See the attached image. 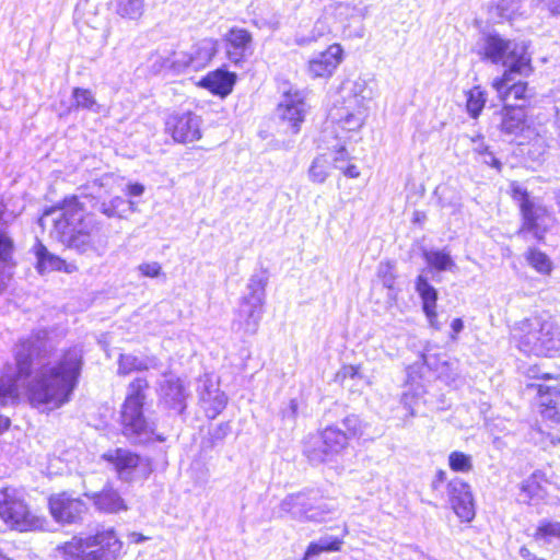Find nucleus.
<instances>
[{"label": "nucleus", "mask_w": 560, "mask_h": 560, "mask_svg": "<svg viewBox=\"0 0 560 560\" xmlns=\"http://www.w3.org/2000/svg\"><path fill=\"white\" fill-rule=\"evenodd\" d=\"M88 196H70L46 210L38 223L50 228V236L79 253L95 250V236L100 230L94 215L86 209Z\"/></svg>", "instance_id": "f257e3e1"}, {"label": "nucleus", "mask_w": 560, "mask_h": 560, "mask_svg": "<svg viewBox=\"0 0 560 560\" xmlns=\"http://www.w3.org/2000/svg\"><path fill=\"white\" fill-rule=\"evenodd\" d=\"M341 101L330 108L322 137L334 140H353L361 131L369 116V102L373 97L368 82L358 78L341 85Z\"/></svg>", "instance_id": "f03ea898"}, {"label": "nucleus", "mask_w": 560, "mask_h": 560, "mask_svg": "<svg viewBox=\"0 0 560 560\" xmlns=\"http://www.w3.org/2000/svg\"><path fill=\"white\" fill-rule=\"evenodd\" d=\"M475 51L482 60L506 68L503 75L492 82L498 93H502L505 85L513 81V74H527L530 71V58L524 42L508 39L495 32H488L481 34Z\"/></svg>", "instance_id": "7ed1b4c3"}, {"label": "nucleus", "mask_w": 560, "mask_h": 560, "mask_svg": "<svg viewBox=\"0 0 560 560\" xmlns=\"http://www.w3.org/2000/svg\"><path fill=\"white\" fill-rule=\"evenodd\" d=\"M511 338L515 347L526 355L552 357L560 349L558 325L537 316L515 323Z\"/></svg>", "instance_id": "20e7f679"}, {"label": "nucleus", "mask_w": 560, "mask_h": 560, "mask_svg": "<svg viewBox=\"0 0 560 560\" xmlns=\"http://www.w3.org/2000/svg\"><path fill=\"white\" fill-rule=\"evenodd\" d=\"M0 518L21 533L49 530L50 522L32 512L22 493L14 488L0 490Z\"/></svg>", "instance_id": "39448f33"}, {"label": "nucleus", "mask_w": 560, "mask_h": 560, "mask_svg": "<svg viewBox=\"0 0 560 560\" xmlns=\"http://www.w3.org/2000/svg\"><path fill=\"white\" fill-rule=\"evenodd\" d=\"M511 192L522 214L518 234L532 235L537 241H541L552 222L551 214L540 199L532 196L521 184L512 183Z\"/></svg>", "instance_id": "423d86ee"}, {"label": "nucleus", "mask_w": 560, "mask_h": 560, "mask_svg": "<svg viewBox=\"0 0 560 560\" xmlns=\"http://www.w3.org/2000/svg\"><path fill=\"white\" fill-rule=\"evenodd\" d=\"M267 278L253 275L247 284L248 293L242 298L232 326L235 330L246 335H254L262 316V306L266 298Z\"/></svg>", "instance_id": "0eeeda50"}, {"label": "nucleus", "mask_w": 560, "mask_h": 560, "mask_svg": "<svg viewBox=\"0 0 560 560\" xmlns=\"http://www.w3.org/2000/svg\"><path fill=\"white\" fill-rule=\"evenodd\" d=\"M144 395L137 387L127 396L121 409L122 434L131 443H145L154 435L155 427L143 416Z\"/></svg>", "instance_id": "6e6552de"}, {"label": "nucleus", "mask_w": 560, "mask_h": 560, "mask_svg": "<svg viewBox=\"0 0 560 560\" xmlns=\"http://www.w3.org/2000/svg\"><path fill=\"white\" fill-rule=\"evenodd\" d=\"M81 368V349L70 348L58 362L44 364L37 371V385H77Z\"/></svg>", "instance_id": "1a4fd4ad"}, {"label": "nucleus", "mask_w": 560, "mask_h": 560, "mask_svg": "<svg viewBox=\"0 0 560 560\" xmlns=\"http://www.w3.org/2000/svg\"><path fill=\"white\" fill-rule=\"evenodd\" d=\"M282 509L310 521L324 522L337 506L332 501L323 500L318 491L310 490L288 495L282 501Z\"/></svg>", "instance_id": "9d476101"}, {"label": "nucleus", "mask_w": 560, "mask_h": 560, "mask_svg": "<svg viewBox=\"0 0 560 560\" xmlns=\"http://www.w3.org/2000/svg\"><path fill=\"white\" fill-rule=\"evenodd\" d=\"M102 458L115 470L121 481L130 482L136 478H145L150 471V463L137 453L117 447L102 455Z\"/></svg>", "instance_id": "9b49d317"}, {"label": "nucleus", "mask_w": 560, "mask_h": 560, "mask_svg": "<svg viewBox=\"0 0 560 560\" xmlns=\"http://www.w3.org/2000/svg\"><path fill=\"white\" fill-rule=\"evenodd\" d=\"M43 348L39 337H30L22 340L15 352V366L8 365L3 371L1 385H16L26 381L32 374L34 355H37Z\"/></svg>", "instance_id": "f8f14e48"}, {"label": "nucleus", "mask_w": 560, "mask_h": 560, "mask_svg": "<svg viewBox=\"0 0 560 560\" xmlns=\"http://www.w3.org/2000/svg\"><path fill=\"white\" fill-rule=\"evenodd\" d=\"M48 510L56 523L70 525L82 518L86 504L68 492H59L49 495Z\"/></svg>", "instance_id": "ddd939ff"}, {"label": "nucleus", "mask_w": 560, "mask_h": 560, "mask_svg": "<svg viewBox=\"0 0 560 560\" xmlns=\"http://www.w3.org/2000/svg\"><path fill=\"white\" fill-rule=\"evenodd\" d=\"M200 125V117L187 112L171 115L165 122V129L176 142L189 143L201 138Z\"/></svg>", "instance_id": "4468645a"}, {"label": "nucleus", "mask_w": 560, "mask_h": 560, "mask_svg": "<svg viewBox=\"0 0 560 560\" xmlns=\"http://www.w3.org/2000/svg\"><path fill=\"white\" fill-rule=\"evenodd\" d=\"M306 113L307 106L304 101V94L301 91H289L285 93L277 107V116L291 128L293 133L300 131Z\"/></svg>", "instance_id": "2eb2a0df"}, {"label": "nucleus", "mask_w": 560, "mask_h": 560, "mask_svg": "<svg viewBox=\"0 0 560 560\" xmlns=\"http://www.w3.org/2000/svg\"><path fill=\"white\" fill-rule=\"evenodd\" d=\"M151 67L155 72L172 71L182 73L187 69H192L191 56L189 49L177 46L176 49H159L151 57Z\"/></svg>", "instance_id": "dca6fc26"}, {"label": "nucleus", "mask_w": 560, "mask_h": 560, "mask_svg": "<svg viewBox=\"0 0 560 560\" xmlns=\"http://www.w3.org/2000/svg\"><path fill=\"white\" fill-rule=\"evenodd\" d=\"M447 493L455 514L463 522H471L475 517V504L470 486L455 478L447 483Z\"/></svg>", "instance_id": "f3484780"}, {"label": "nucleus", "mask_w": 560, "mask_h": 560, "mask_svg": "<svg viewBox=\"0 0 560 560\" xmlns=\"http://www.w3.org/2000/svg\"><path fill=\"white\" fill-rule=\"evenodd\" d=\"M343 58L339 44L330 45L325 51L314 55L307 62V72L313 79L329 78L334 74Z\"/></svg>", "instance_id": "a211bd4d"}, {"label": "nucleus", "mask_w": 560, "mask_h": 560, "mask_svg": "<svg viewBox=\"0 0 560 560\" xmlns=\"http://www.w3.org/2000/svg\"><path fill=\"white\" fill-rule=\"evenodd\" d=\"M31 405L44 410L61 406L71 396L73 387H26Z\"/></svg>", "instance_id": "6ab92c4d"}, {"label": "nucleus", "mask_w": 560, "mask_h": 560, "mask_svg": "<svg viewBox=\"0 0 560 560\" xmlns=\"http://www.w3.org/2000/svg\"><path fill=\"white\" fill-rule=\"evenodd\" d=\"M90 556L88 560H117L122 544L113 529H107L90 536Z\"/></svg>", "instance_id": "aec40b11"}, {"label": "nucleus", "mask_w": 560, "mask_h": 560, "mask_svg": "<svg viewBox=\"0 0 560 560\" xmlns=\"http://www.w3.org/2000/svg\"><path fill=\"white\" fill-rule=\"evenodd\" d=\"M252 35L243 28H232L226 35V55L234 65L242 63L253 54Z\"/></svg>", "instance_id": "412c9836"}, {"label": "nucleus", "mask_w": 560, "mask_h": 560, "mask_svg": "<svg viewBox=\"0 0 560 560\" xmlns=\"http://www.w3.org/2000/svg\"><path fill=\"white\" fill-rule=\"evenodd\" d=\"M416 291L421 298L422 308L429 325L434 329H440L436 314L438 291L423 275H419L416 279Z\"/></svg>", "instance_id": "4be33fe9"}, {"label": "nucleus", "mask_w": 560, "mask_h": 560, "mask_svg": "<svg viewBox=\"0 0 560 560\" xmlns=\"http://www.w3.org/2000/svg\"><path fill=\"white\" fill-rule=\"evenodd\" d=\"M537 406L542 418L560 422V387H537Z\"/></svg>", "instance_id": "5701e85b"}, {"label": "nucleus", "mask_w": 560, "mask_h": 560, "mask_svg": "<svg viewBox=\"0 0 560 560\" xmlns=\"http://www.w3.org/2000/svg\"><path fill=\"white\" fill-rule=\"evenodd\" d=\"M34 252L37 258L36 269L42 275L51 271H65L67 273H72L77 270V267L73 264H68L66 260L51 254L39 242L34 246Z\"/></svg>", "instance_id": "b1692460"}, {"label": "nucleus", "mask_w": 560, "mask_h": 560, "mask_svg": "<svg viewBox=\"0 0 560 560\" xmlns=\"http://www.w3.org/2000/svg\"><path fill=\"white\" fill-rule=\"evenodd\" d=\"M199 400L206 416L214 419L225 408L228 396L220 387H202L199 393Z\"/></svg>", "instance_id": "393cba45"}, {"label": "nucleus", "mask_w": 560, "mask_h": 560, "mask_svg": "<svg viewBox=\"0 0 560 560\" xmlns=\"http://www.w3.org/2000/svg\"><path fill=\"white\" fill-rule=\"evenodd\" d=\"M93 501L97 510L105 513H118L126 511L127 505L120 494L113 488H105L101 492L86 494Z\"/></svg>", "instance_id": "a878e982"}, {"label": "nucleus", "mask_w": 560, "mask_h": 560, "mask_svg": "<svg viewBox=\"0 0 560 560\" xmlns=\"http://www.w3.org/2000/svg\"><path fill=\"white\" fill-rule=\"evenodd\" d=\"M548 479L546 474L541 470L534 471L521 485L520 500L528 503L535 499H541L546 493V485Z\"/></svg>", "instance_id": "bb28decb"}, {"label": "nucleus", "mask_w": 560, "mask_h": 560, "mask_svg": "<svg viewBox=\"0 0 560 560\" xmlns=\"http://www.w3.org/2000/svg\"><path fill=\"white\" fill-rule=\"evenodd\" d=\"M500 129L509 135L517 133L523 129L525 113L520 106H504L497 115Z\"/></svg>", "instance_id": "cd10ccee"}, {"label": "nucleus", "mask_w": 560, "mask_h": 560, "mask_svg": "<svg viewBox=\"0 0 560 560\" xmlns=\"http://www.w3.org/2000/svg\"><path fill=\"white\" fill-rule=\"evenodd\" d=\"M200 84L215 95L226 96L234 85V75L226 71L217 70L205 77Z\"/></svg>", "instance_id": "c85d7f7f"}, {"label": "nucleus", "mask_w": 560, "mask_h": 560, "mask_svg": "<svg viewBox=\"0 0 560 560\" xmlns=\"http://www.w3.org/2000/svg\"><path fill=\"white\" fill-rule=\"evenodd\" d=\"M192 70L205 68L217 52V42L211 38H203L191 45L189 48Z\"/></svg>", "instance_id": "c756f323"}, {"label": "nucleus", "mask_w": 560, "mask_h": 560, "mask_svg": "<svg viewBox=\"0 0 560 560\" xmlns=\"http://www.w3.org/2000/svg\"><path fill=\"white\" fill-rule=\"evenodd\" d=\"M159 366L158 358L153 355L137 357L135 354H120L118 360V372L120 374H130L131 372L156 369Z\"/></svg>", "instance_id": "7c9ffc66"}, {"label": "nucleus", "mask_w": 560, "mask_h": 560, "mask_svg": "<svg viewBox=\"0 0 560 560\" xmlns=\"http://www.w3.org/2000/svg\"><path fill=\"white\" fill-rule=\"evenodd\" d=\"M316 436L320 440L322 445L327 447L334 460L348 445V434L336 427H327Z\"/></svg>", "instance_id": "2f4dec72"}, {"label": "nucleus", "mask_w": 560, "mask_h": 560, "mask_svg": "<svg viewBox=\"0 0 560 560\" xmlns=\"http://www.w3.org/2000/svg\"><path fill=\"white\" fill-rule=\"evenodd\" d=\"M90 549V536L86 538L73 537L59 548L65 560H88Z\"/></svg>", "instance_id": "473e14b6"}, {"label": "nucleus", "mask_w": 560, "mask_h": 560, "mask_svg": "<svg viewBox=\"0 0 560 560\" xmlns=\"http://www.w3.org/2000/svg\"><path fill=\"white\" fill-rule=\"evenodd\" d=\"M342 545L343 538H339L332 535H324L308 545L304 560H311L322 552L339 551Z\"/></svg>", "instance_id": "72a5a7b5"}, {"label": "nucleus", "mask_w": 560, "mask_h": 560, "mask_svg": "<svg viewBox=\"0 0 560 560\" xmlns=\"http://www.w3.org/2000/svg\"><path fill=\"white\" fill-rule=\"evenodd\" d=\"M303 453L312 465H319L334 460L327 447L322 445L320 440L316 435L307 439Z\"/></svg>", "instance_id": "f704fd0d"}, {"label": "nucleus", "mask_w": 560, "mask_h": 560, "mask_svg": "<svg viewBox=\"0 0 560 560\" xmlns=\"http://www.w3.org/2000/svg\"><path fill=\"white\" fill-rule=\"evenodd\" d=\"M160 396L164 406L177 413H182L186 408L185 387H160Z\"/></svg>", "instance_id": "c9c22d12"}, {"label": "nucleus", "mask_w": 560, "mask_h": 560, "mask_svg": "<svg viewBox=\"0 0 560 560\" xmlns=\"http://www.w3.org/2000/svg\"><path fill=\"white\" fill-rule=\"evenodd\" d=\"M98 210L107 218H124L125 213L136 211V205L131 200L114 197L108 202H102Z\"/></svg>", "instance_id": "e433bc0d"}, {"label": "nucleus", "mask_w": 560, "mask_h": 560, "mask_svg": "<svg viewBox=\"0 0 560 560\" xmlns=\"http://www.w3.org/2000/svg\"><path fill=\"white\" fill-rule=\"evenodd\" d=\"M423 257L427 264L438 271H455L457 269L451 255L445 250H427L423 253Z\"/></svg>", "instance_id": "4c0bfd02"}, {"label": "nucleus", "mask_w": 560, "mask_h": 560, "mask_svg": "<svg viewBox=\"0 0 560 560\" xmlns=\"http://www.w3.org/2000/svg\"><path fill=\"white\" fill-rule=\"evenodd\" d=\"M525 259L532 268L541 275H549L552 271L553 264L551 259L537 248H528Z\"/></svg>", "instance_id": "58836bf2"}, {"label": "nucleus", "mask_w": 560, "mask_h": 560, "mask_svg": "<svg viewBox=\"0 0 560 560\" xmlns=\"http://www.w3.org/2000/svg\"><path fill=\"white\" fill-rule=\"evenodd\" d=\"M322 140H323V142L326 143L327 149L331 150L335 153V156H334L335 167L338 170H343V165L346 163H348L351 159L346 149V144L350 140H345V139L334 140L331 138L325 139L323 137H322Z\"/></svg>", "instance_id": "ea45409f"}, {"label": "nucleus", "mask_w": 560, "mask_h": 560, "mask_svg": "<svg viewBox=\"0 0 560 560\" xmlns=\"http://www.w3.org/2000/svg\"><path fill=\"white\" fill-rule=\"evenodd\" d=\"M487 102L486 92L475 86L466 93V108L471 118H477Z\"/></svg>", "instance_id": "a19ab883"}, {"label": "nucleus", "mask_w": 560, "mask_h": 560, "mask_svg": "<svg viewBox=\"0 0 560 560\" xmlns=\"http://www.w3.org/2000/svg\"><path fill=\"white\" fill-rule=\"evenodd\" d=\"M74 106L77 108L88 109L94 113H100L101 107L97 104L93 93L88 89L75 88L72 91Z\"/></svg>", "instance_id": "79ce46f5"}, {"label": "nucleus", "mask_w": 560, "mask_h": 560, "mask_svg": "<svg viewBox=\"0 0 560 560\" xmlns=\"http://www.w3.org/2000/svg\"><path fill=\"white\" fill-rule=\"evenodd\" d=\"M143 0H117L116 12L121 18L139 19L143 13Z\"/></svg>", "instance_id": "37998d69"}, {"label": "nucleus", "mask_w": 560, "mask_h": 560, "mask_svg": "<svg viewBox=\"0 0 560 560\" xmlns=\"http://www.w3.org/2000/svg\"><path fill=\"white\" fill-rule=\"evenodd\" d=\"M329 175V161L325 155L315 158L308 168V177L313 183L323 184Z\"/></svg>", "instance_id": "c03bdc74"}, {"label": "nucleus", "mask_w": 560, "mask_h": 560, "mask_svg": "<svg viewBox=\"0 0 560 560\" xmlns=\"http://www.w3.org/2000/svg\"><path fill=\"white\" fill-rule=\"evenodd\" d=\"M13 253L14 244L12 238L7 233L0 231V269L14 266Z\"/></svg>", "instance_id": "a18cd8bd"}, {"label": "nucleus", "mask_w": 560, "mask_h": 560, "mask_svg": "<svg viewBox=\"0 0 560 560\" xmlns=\"http://www.w3.org/2000/svg\"><path fill=\"white\" fill-rule=\"evenodd\" d=\"M534 536L536 539H542L547 542H550L553 538H560V522L541 521Z\"/></svg>", "instance_id": "49530a36"}, {"label": "nucleus", "mask_w": 560, "mask_h": 560, "mask_svg": "<svg viewBox=\"0 0 560 560\" xmlns=\"http://www.w3.org/2000/svg\"><path fill=\"white\" fill-rule=\"evenodd\" d=\"M448 466L456 472H469L472 469V458L468 454L454 451L448 455Z\"/></svg>", "instance_id": "de8ad7c7"}, {"label": "nucleus", "mask_w": 560, "mask_h": 560, "mask_svg": "<svg viewBox=\"0 0 560 560\" xmlns=\"http://www.w3.org/2000/svg\"><path fill=\"white\" fill-rule=\"evenodd\" d=\"M521 10V0H499L493 8L498 18L511 20Z\"/></svg>", "instance_id": "09e8293b"}, {"label": "nucleus", "mask_w": 560, "mask_h": 560, "mask_svg": "<svg viewBox=\"0 0 560 560\" xmlns=\"http://www.w3.org/2000/svg\"><path fill=\"white\" fill-rule=\"evenodd\" d=\"M377 276L381 279L383 285L392 290L395 285L396 275L394 272V266L392 262H381L377 268Z\"/></svg>", "instance_id": "8fccbe9b"}, {"label": "nucleus", "mask_w": 560, "mask_h": 560, "mask_svg": "<svg viewBox=\"0 0 560 560\" xmlns=\"http://www.w3.org/2000/svg\"><path fill=\"white\" fill-rule=\"evenodd\" d=\"M509 82L503 89L502 93H499L500 97L504 101L509 97L514 100H522L526 97L527 84L524 82H517L510 85Z\"/></svg>", "instance_id": "3c124183"}, {"label": "nucleus", "mask_w": 560, "mask_h": 560, "mask_svg": "<svg viewBox=\"0 0 560 560\" xmlns=\"http://www.w3.org/2000/svg\"><path fill=\"white\" fill-rule=\"evenodd\" d=\"M343 425L347 428L351 436H362L364 433V424L359 417L351 415L343 419Z\"/></svg>", "instance_id": "603ef678"}, {"label": "nucleus", "mask_w": 560, "mask_h": 560, "mask_svg": "<svg viewBox=\"0 0 560 560\" xmlns=\"http://www.w3.org/2000/svg\"><path fill=\"white\" fill-rule=\"evenodd\" d=\"M138 271L147 278H158L162 272V267L158 261L142 262L138 266Z\"/></svg>", "instance_id": "864d4df0"}, {"label": "nucleus", "mask_w": 560, "mask_h": 560, "mask_svg": "<svg viewBox=\"0 0 560 560\" xmlns=\"http://www.w3.org/2000/svg\"><path fill=\"white\" fill-rule=\"evenodd\" d=\"M336 382H346V381H360L359 370L353 365H345L340 369V371L336 374Z\"/></svg>", "instance_id": "5fc2aeb1"}, {"label": "nucleus", "mask_w": 560, "mask_h": 560, "mask_svg": "<svg viewBox=\"0 0 560 560\" xmlns=\"http://www.w3.org/2000/svg\"><path fill=\"white\" fill-rule=\"evenodd\" d=\"M339 14L351 11V16L364 18L368 13L366 7H360L348 2H340L336 7Z\"/></svg>", "instance_id": "6e6d98bb"}, {"label": "nucleus", "mask_w": 560, "mask_h": 560, "mask_svg": "<svg viewBox=\"0 0 560 560\" xmlns=\"http://www.w3.org/2000/svg\"><path fill=\"white\" fill-rule=\"evenodd\" d=\"M19 387H2L0 386V407L14 404L18 399Z\"/></svg>", "instance_id": "4d7b16f0"}, {"label": "nucleus", "mask_w": 560, "mask_h": 560, "mask_svg": "<svg viewBox=\"0 0 560 560\" xmlns=\"http://www.w3.org/2000/svg\"><path fill=\"white\" fill-rule=\"evenodd\" d=\"M471 142V151L478 159L480 155H483L486 151L489 150L488 145L485 144L483 138L478 136L476 138L470 139Z\"/></svg>", "instance_id": "13d9d810"}, {"label": "nucleus", "mask_w": 560, "mask_h": 560, "mask_svg": "<svg viewBox=\"0 0 560 560\" xmlns=\"http://www.w3.org/2000/svg\"><path fill=\"white\" fill-rule=\"evenodd\" d=\"M417 402L416 394L412 392H407L401 397V404L404 408L409 412V416H415L413 405Z\"/></svg>", "instance_id": "bf43d9fd"}, {"label": "nucleus", "mask_w": 560, "mask_h": 560, "mask_svg": "<svg viewBox=\"0 0 560 560\" xmlns=\"http://www.w3.org/2000/svg\"><path fill=\"white\" fill-rule=\"evenodd\" d=\"M537 2L552 15H560V0H537Z\"/></svg>", "instance_id": "052dcab7"}, {"label": "nucleus", "mask_w": 560, "mask_h": 560, "mask_svg": "<svg viewBox=\"0 0 560 560\" xmlns=\"http://www.w3.org/2000/svg\"><path fill=\"white\" fill-rule=\"evenodd\" d=\"M477 160L489 166L500 170L501 163L498 159H495V156L490 150L486 151V153L483 155H480Z\"/></svg>", "instance_id": "680f3d73"}, {"label": "nucleus", "mask_w": 560, "mask_h": 560, "mask_svg": "<svg viewBox=\"0 0 560 560\" xmlns=\"http://www.w3.org/2000/svg\"><path fill=\"white\" fill-rule=\"evenodd\" d=\"M346 177L349 178H358L360 176V171L354 164L346 163L343 165V170H340Z\"/></svg>", "instance_id": "e2e57ef3"}, {"label": "nucleus", "mask_w": 560, "mask_h": 560, "mask_svg": "<svg viewBox=\"0 0 560 560\" xmlns=\"http://www.w3.org/2000/svg\"><path fill=\"white\" fill-rule=\"evenodd\" d=\"M126 192L127 195L132 197L141 196L144 192V186L139 183L129 184L127 186Z\"/></svg>", "instance_id": "0e129e2a"}, {"label": "nucleus", "mask_w": 560, "mask_h": 560, "mask_svg": "<svg viewBox=\"0 0 560 560\" xmlns=\"http://www.w3.org/2000/svg\"><path fill=\"white\" fill-rule=\"evenodd\" d=\"M230 430L229 423H221L212 433L214 439H223Z\"/></svg>", "instance_id": "69168bd1"}, {"label": "nucleus", "mask_w": 560, "mask_h": 560, "mask_svg": "<svg viewBox=\"0 0 560 560\" xmlns=\"http://www.w3.org/2000/svg\"><path fill=\"white\" fill-rule=\"evenodd\" d=\"M446 480V472L444 470H439L435 475L434 480L432 481V488L438 490L439 487Z\"/></svg>", "instance_id": "338daca9"}, {"label": "nucleus", "mask_w": 560, "mask_h": 560, "mask_svg": "<svg viewBox=\"0 0 560 560\" xmlns=\"http://www.w3.org/2000/svg\"><path fill=\"white\" fill-rule=\"evenodd\" d=\"M453 335L452 338L455 339L456 335L459 334L464 328V323L460 318H455L451 324Z\"/></svg>", "instance_id": "774afa93"}]
</instances>
